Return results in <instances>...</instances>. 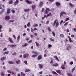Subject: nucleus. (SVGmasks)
Wrapping results in <instances>:
<instances>
[{
    "label": "nucleus",
    "mask_w": 76,
    "mask_h": 76,
    "mask_svg": "<svg viewBox=\"0 0 76 76\" xmlns=\"http://www.w3.org/2000/svg\"><path fill=\"white\" fill-rule=\"evenodd\" d=\"M10 19V16L9 15H6V17H5V20L8 21Z\"/></svg>",
    "instance_id": "3"
},
{
    "label": "nucleus",
    "mask_w": 76,
    "mask_h": 76,
    "mask_svg": "<svg viewBox=\"0 0 76 76\" xmlns=\"http://www.w3.org/2000/svg\"><path fill=\"white\" fill-rule=\"evenodd\" d=\"M7 48H4V49L3 51H5V50H7Z\"/></svg>",
    "instance_id": "57"
},
{
    "label": "nucleus",
    "mask_w": 76,
    "mask_h": 76,
    "mask_svg": "<svg viewBox=\"0 0 76 76\" xmlns=\"http://www.w3.org/2000/svg\"><path fill=\"white\" fill-rule=\"evenodd\" d=\"M68 37L69 38V41L70 42H73V41L71 39L70 37H69V36H68Z\"/></svg>",
    "instance_id": "13"
},
{
    "label": "nucleus",
    "mask_w": 76,
    "mask_h": 76,
    "mask_svg": "<svg viewBox=\"0 0 76 76\" xmlns=\"http://www.w3.org/2000/svg\"><path fill=\"white\" fill-rule=\"evenodd\" d=\"M30 70L29 69H25V72H30Z\"/></svg>",
    "instance_id": "18"
},
{
    "label": "nucleus",
    "mask_w": 76,
    "mask_h": 76,
    "mask_svg": "<svg viewBox=\"0 0 76 76\" xmlns=\"http://www.w3.org/2000/svg\"><path fill=\"white\" fill-rule=\"evenodd\" d=\"M23 63H24V64H26V65H27L28 64L27 61H24Z\"/></svg>",
    "instance_id": "49"
},
{
    "label": "nucleus",
    "mask_w": 76,
    "mask_h": 76,
    "mask_svg": "<svg viewBox=\"0 0 76 76\" xmlns=\"http://www.w3.org/2000/svg\"><path fill=\"white\" fill-rule=\"evenodd\" d=\"M13 1L12 0H11L10 1H9V4H12L13 3Z\"/></svg>",
    "instance_id": "24"
},
{
    "label": "nucleus",
    "mask_w": 76,
    "mask_h": 76,
    "mask_svg": "<svg viewBox=\"0 0 76 76\" xmlns=\"http://www.w3.org/2000/svg\"><path fill=\"white\" fill-rule=\"evenodd\" d=\"M55 4L57 6H60L61 5V4L59 2H56L55 3Z\"/></svg>",
    "instance_id": "14"
},
{
    "label": "nucleus",
    "mask_w": 76,
    "mask_h": 76,
    "mask_svg": "<svg viewBox=\"0 0 76 76\" xmlns=\"http://www.w3.org/2000/svg\"><path fill=\"white\" fill-rule=\"evenodd\" d=\"M6 58L5 57L3 56V57L1 58V60L2 61L4 60H5Z\"/></svg>",
    "instance_id": "26"
},
{
    "label": "nucleus",
    "mask_w": 76,
    "mask_h": 76,
    "mask_svg": "<svg viewBox=\"0 0 76 76\" xmlns=\"http://www.w3.org/2000/svg\"><path fill=\"white\" fill-rule=\"evenodd\" d=\"M52 46V45H51L50 44H49L48 45V47H51Z\"/></svg>",
    "instance_id": "63"
},
{
    "label": "nucleus",
    "mask_w": 76,
    "mask_h": 76,
    "mask_svg": "<svg viewBox=\"0 0 76 76\" xmlns=\"http://www.w3.org/2000/svg\"><path fill=\"white\" fill-rule=\"evenodd\" d=\"M29 56V55L28 53H25L23 55V57L24 58H26L27 57H28Z\"/></svg>",
    "instance_id": "2"
},
{
    "label": "nucleus",
    "mask_w": 76,
    "mask_h": 76,
    "mask_svg": "<svg viewBox=\"0 0 76 76\" xmlns=\"http://www.w3.org/2000/svg\"><path fill=\"white\" fill-rule=\"evenodd\" d=\"M25 1H26L27 4H32V2L31 1H29L28 0H25Z\"/></svg>",
    "instance_id": "4"
},
{
    "label": "nucleus",
    "mask_w": 76,
    "mask_h": 76,
    "mask_svg": "<svg viewBox=\"0 0 76 76\" xmlns=\"http://www.w3.org/2000/svg\"><path fill=\"white\" fill-rule=\"evenodd\" d=\"M59 22H58L57 21L56 22V24H55V26H56V27H57L58 26H59Z\"/></svg>",
    "instance_id": "19"
},
{
    "label": "nucleus",
    "mask_w": 76,
    "mask_h": 76,
    "mask_svg": "<svg viewBox=\"0 0 76 76\" xmlns=\"http://www.w3.org/2000/svg\"><path fill=\"white\" fill-rule=\"evenodd\" d=\"M56 72L57 73H58L59 74H60L61 73V71L60 70H56Z\"/></svg>",
    "instance_id": "23"
},
{
    "label": "nucleus",
    "mask_w": 76,
    "mask_h": 76,
    "mask_svg": "<svg viewBox=\"0 0 76 76\" xmlns=\"http://www.w3.org/2000/svg\"><path fill=\"white\" fill-rule=\"evenodd\" d=\"M76 69V67H74L72 69V72H73V71H74V70Z\"/></svg>",
    "instance_id": "32"
},
{
    "label": "nucleus",
    "mask_w": 76,
    "mask_h": 76,
    "mask_svg": "<svg viewBox=\"0 0 76 76\" xmlns=\"http://www.w3.org/2000/svg\"><path fill=\"white\" fill-rule=\"evenodd\" d=\"M69 20V18H66V19H65V21H67L68 20Z\"/></svg>",
    "instance_id": "42"
},
{
    "label": "nucleus",
    "mask_w": 76,
    "mask_h": 76,
    "mask_svg": "<svg viewBox=\"0 0 76 76\" xmlns=\"http://www.w3.org/2000/svg\"><path fill=\"white\" fill-rule=\"evenodd\" d=\"M44 5V2L43 1H40V2L39 4V7H42L43 5Z\"/></svg>",
    "instance_id": "5"
},
{
    "label": "nucleus",
    "mask_w": 76,
    "mask_h": 76,
    "mask_svg": "<svg viewBox=\"0 0 76 76\" xmlns=\"http://www.w3.org/2000/svg\"><path fill=\"white\" fill-rule=\"evenodd\" d=\"M9 53V51H7V52H4V54H7Z\"/></svg>",
    "instance_id": "37"
},
{
    "label": "nucleus",
    "mask_w": 76,
    "mask_h": 76,
    "mask_svg": "<svg viewBox=\"0 0 76 76\" xmlns=\"http://www.w3.org/2000/svg\"><path fill=\"white\" fill-rule=\"evenodd\" d=\"M69 64L70 65H72V64H73V62L72 61V62H70Z\"/></svg>",
    "instance_id": "60"
},
{
    "label": "nucleus",
    "mask_w": 76,
    "mask_h": 76,
    "mask_svg": "<svg viewBox=\"0 0 76 76\" xmlns=\"http://www.w3.org/2000/svg\"><path fill=\"white\" fill-rule=\"evenodd\" d=\"M38 26V25L37 24H35L34 25H33V27H37Z\"/></svg>",
    "instance_id": "35"
},
{
    "label": "nucleus",
    "mask_w": 76,
    "mask_h": 76,
    "mask_svg": "<svg viewBox=\"0 0 76 76\" xmlns=\"http://www.w3.org/2000/svg\"><path fill=\"white\" fill-rule=\"evenodd\" d=\"M45 10V8H43L42 9V12H44V10Z\"/></svg>",
    "instance_id": "62"
},
{
    "label": "nucleus",
    "mask_w": 76,
    "mask_h": 76,
    "mask_svg": "<svg viewBox=\"0 0 76 76\" xmlns=\"http://www.w3.org/2000/svg\"><path fill=\"white\" fill-rule=\"evenodd\" d=\"M28 45V43H25L24 45H22V47H25L26 46H27Z\"/></svg>",
    "instance_id": "20"
},
{
    "label": "nucleus",
    "mask_w": 76,
    "mask_h": 76,
    "mask_svg": "<svg viewBox=\"0 0 76 76\" xmlns=\"http://www.w3.org/2000/svg\"><path fill=\"white\" fill-rule=\"evenodd\" d=\"M49 11L50 12L51 10L49 8H46V10L45 11V14H47L48 13H49Z\"/></svg>",
    "instance_id": "1"
},
{
    "label": "nucleus",
    "mask_w": 76,
    "mask_h": 76,
    "mask_svg": "<svg viewBox=\"0 0 76 76\" xmlns=\"http://www.w3.org/2000/svg\"><path fill=\"white\" fill-rule=\"evenodd\" d=\"M61 13H62V14H63V15H66V13L64 11H63L62 12H61Z\"/></svg>",
    "instance_id": "38"
},
{
    "label": "nucleus",
    "mask_w": 76,
    "mask_h": 76,
    "mask_svg": "<svg viewBox=\"0 0 76 76\" xmlns=\"http://www.w3.org/2000/svg\"><path fill=\"white\" fill-rule=\"evenodd\" d=\"M11 12L13 14H14L15 12V10H12Z\"/></svg>",
    "instance_id": "58"
},
{
    "label": "nucleus",
    "mask_w": 76,
    "mask_h": 76,
    "mask_svg": "<svg viewBox=\"0 0 76 76\" xmlns=\"http://www.w3.org/2000/svg\"><path fill=\"white\" fill-rule=\"evenodd\" d=\"M54 57H55V58L57 60V61H59V59H58V58L57 57V56H55Z\"/></svg>",
    "instance_id": "47"
},
{
    "label": "nucleus",
    "mask_w": 76,
    "mask_h": 76,
    "mask_svg": "<svg viewBox=\"0 0 76 76\" xmlns=\"http://www.w3.org/2000/svg\"><path fill=\"white\" fill-rule=\"evenodd\" d=\"M31 7H32V9L34 10L36 8V5H32Z\"/></svg>",
    "instance_id": "21"
},
{
    "label": "nucleus",
    "mask_w": 76,
    "mask_h": 76,
    "mask_svg": "<svg viewBox=\"0 0 76 76\" xmlns=\"http://www.w3.org/2000/svg\"><path fill=\"white\" fill-rule=\"evenodd\" d=\"M29 8H28V9H24V11L25 12H28L29 11Z\"/></svg>",
    "instance_id": "10"
},
{
    "label": "nucleus",
    "mask_w": 76,
    "mask_h": 76,
    "mask_svg": "<svg viewBox=\"0 0 76 76\" xmlns=\"http://www.w3.org/2000/svg\"><path fill=\"white\" fill-rule=\"evenodd\" d=\"M16 46V45H13V44L10 45V47H11L12 48L15 47Z\"/></svg>",
    "instance_id": "11"
},
{
    "label": "nucleus",
    "mask_w": 76,
    "mask_h": 76,
    "mask_svg": "<svg viewBox=\"0 0 76 76\" xmlns=\"http://www.w3.org/2000/svg\"><path fill=\"white\" fill-rule=\"evenodd\" d=\"M8 63L9 64H14V63L12 61H8Z\"/></svg>",
    "instance_id": "29"
},
{
    "label": "nucleus",
    "mask_w": 76,
    "mask_h": 76,
    "mask_svg": "<svg viewBox=\"0 0 76 76\" xmlns=\"http://www.w3.org/2000/svg\"><path fill=\"white\" fill-rule=\"evenodd\" d=\"M51 13H49V14L47 15L46 18L48 17L49 16H51Z\"/></svg>",
    "instance_id": "28"
},
{
    "label": "nucleus",
    "mask_w": 76,
    "mask_h": 76,
    "mask_svg": "<svg viewBox=\"0 0 76 76\" xmlns=\"http://www.w3.org/2000/svg\"><path fill=\"white\" fill-rule=\"evenodd\" d=\"M11 73H12V75H13L14 76H15V73L14 72H11Z\"/></svg>",
    "instance_id": "48"
},
{
    "label": "nucleus",
    "mask_w": 76,
    "mask_h": 76,
    "mask_svg": "<svg viewBox=\"0 0 76 76\" xmlns=\"http://www.w3.org/2000/svg\"><path fill=\"white\" fill-rule=\"evenodd\" d=\"M30 23L29 22H28V23L27 24V26H28V27H29L30 26Z\"/></svg>",
    "instance_id": "44"
},
{
    "label": "nucleus",
    "mask_w": 76,
    "mask_h": 76,
    "mask_svg": "<svg viewBox=\"0 0 76 76\" xmlns=\"http://www.w3.org/2000/svg\"><path fill=\"white\" fill-rule=\"evenodd\" d=\"M50 40L52 42H55L54 40V39H52V38H50Z\"/></svg>",
    "instance_id": "46"
},
{
    "label": "nucleus",
    "mask_w": 76,
    "mask_h": 76,
    "mask_svg": "<svg viewBox=\"0 0 76 76\" xmlns=\"http://www.w3.org/2000/svg\"><path fill=\"white\" fill-rule=\"evenodd\" d=\"M74 13L75 15L76 14V8L74 10Z\"/></svg>",
    "instance_id": "64"
},
{
    "label": "nucleus",
    "mask_w": 76,
    "mask_h": 76,
    "mask_svg": "<svg viewBox=\"0 0 76 76\" xmlns=\"http://www.w3.org/2000/svg\"><path fill=\"white\" fill-rule=\"evenodd\" d=\"M15 62H16L17 64H20V60H18V61H16Z\"/></svg>",
    "instance_id": "27"
},
{
    "label": "nucleus",
    "mask_w": 76,
    "mask_h": 76,
    "mask_svg": "<svg viewBox=\"0 0 76 76\" xmlns=\"http://www.w3.org/2000/svg\"><path fill=\"white\" fill-rule=\"evenodd\" d=\"M37 55H33V56H32V57L35 58V57H37Z\"/></svg>",
    "instance_id": "30"
},
{
    "label": "nucleus",
    "mask_w": 76,
    "mask_h": 76,
    "mask_svg": "<svg viewBox=\"0 0 76 76\" xmlns=\"http://www.w3.org/2000/svg\"><path fill=\"white\" fill-rule=\"evenodd\" d=\"M42 56L41 55H39L37 57V59L38 60H39L40 59H41L42 58Z\"/></svg>",
    "instance_id": "6"
},
{
    "label": "nucleus",
    "mask_w": 76,
    "mask_h": 76,
    "mask_svg": "<svg viewBox=\"0 0 76 76\" xmlns=\"http://www.w3.org/2000/svg\"><path fill=\"white\" fill-rule=\"evenodd\" d=\"M21 75H23V76H25V74H23V73L22 72H21Z\"/></svg>",
    "instance_id": "52"
},
{
    "label": "nucleus",
    "mask_w": 76,
    "mask_h": 76,
    "mask_svg": "<svg viewBox=\"0 0 76 76\" xmlns=\"http://www.w3.org/2000/svg\"><path fill=\"white\" fill-rule=\"evenodd\" d=\"M60 36L61 38H63L64 37V35L63 34H60Z\"/></svg>",
    "instance_id": "31"
},
{
    "label": "nucleus",
    "mask_w": 76,
    "mask_h": 76,
    "mask_svg": "<svg viewBox=\"0 0 76 76\" xmlns=\"http://www.w3.org/2000/svg\"><path fill=\"white\" fill-rule=\"evenodd\" d=\"M35 43L36 44V45L37 47H39L40 46L39 44V43H38V42H35Z\"/></svg>",
    "instance_id": "12"
},
{
    "label": "nucleus",
    "mask_w": 76,
    "mask_h": 76,
    "mask_svg": "<svg viewBox=\"0 0 76 76\" xmlns=\"http://www.w3.org/2000/svg\"><path fill=\"white\" fill-rule=\"evenodd\" d=\"M15 21V20H10L8 21V23H13Z\"/></svg>",
    "instance_id": "15"
},
{
    "label": "nucleus",
    "mask_w": 76,
    "mask_h": 76,
    "mask_svg": "<svg viewBox=\"0 0 76 76\" xmlns=\"http://www.w3.org/2000/svg\"><path fill=\"white\" fill-rule=\"evenodd\" d=\"M19 0H16L14 4V5H16L19 4Z\"/></svg>",
    "instance_id": "9"
},
{
    "label": "nucleus",
    "mask_w": 76,
    "mask_h": 76,
    "mask_svg": "<svg viewBox=\"0 0 76 76\" xmlns=\"http://www.w3.org/2000/svg\"><path fill=\"white\" fill-rule=\"evenodd\" d=\"M58 66H59V64H58L57 63H55L53 65V67H58Z\"/></svg>",
    "instance_id": "8"
},
{
    "label": "nucleus",
    "mask_w": 76,
    "mask_h": 76,
    "mask_svg": "<svg viewBox=\"0 0 76 76\" xmlns=\"http://www.w3.org/2000/svg\"><path fill=\"white\" fill-rule=\"evenodd\" d=\"M68 23H69V22H67L66 23H65L64 24V26H66V25H67V24H68Z\"/></svg>",
    "instance_id": "56"
},
{
    "label": "nucleus",
    "mask_w": 76,
    "mask_h": 76,
    "mask_svg": "<svg viewBox=\"0 0 76 76\" xmlns=\"http://www.w3.org/2000/svg\"><path fill=\"white\" fill-rule=\"evenodd\" d=\"M31 32H34V29H32V28H31Z\"/></svg>",
    "instance_id": "61"
},
{
    "label": "nucleus",
    "mask_w": 76,
    "mask_h": 76,
    "mask_svg": "<svg viewBox=\"0 0 76 76\" xmlns=\"http://www.w3.org/2000/svg\"><path fill=\"white\" fill-rule=\"evenodd\" d=\"M64 66V64H63V65H62L61 66V67L62 69H65V67Z\"/></svg>",
    "instance_id": "36"
},
{
    "label": "nucleus",
    "mask_w": 76,
    "mask_h": 76,
    "mask_svg": "<svg viewBox=\"0 0 76 76\" xmlns=\"http://www.w3.org/2000/svg\"><path fill=\"white\" fill-rule=\"evenodd\" d=\"M55 0H49L48 1L50 2H54V1Z\"/></svg>",
    "instance_id": "45"
},
{
    "label": "nucleus",
    "mask_w": 76,
    "mask_h": 76,
    "mask_svg": "<svg viewBox=\"0 0 76 76\" xmlns=\"http://www.w3.org/2000/svg\"><path fill=\"white\" fill-rule=\"evenodd\" d=\"M2 6V5L1 4H0V9L2 10V7H1Z\"/></svg>",
    "instance_id": "55"
},
{
    "label": "nucleus",
    "mask_w": 76,
    "mask_h": 76,
    "mask_svg": "<svg viewBox=\"0 0 76 76\" xmlns=\"http://www.w3.org/2000/svg\"><path fill=\"white\" fill-rule=\"evenodd\" d=\"M46 17V15H45L44 16V17H43L42 18V20L44 19Z\"/></svg>",
    "instance_id": "41"
},
{
    "label": "nucleus",
    "mask_w": 76,
    "mask_h": 76,
    "mask_svg": "<svg viewBox=\"0 0 76 76\" xmlns=\"http://www.w3.org/2000/svg\"><path fill=\"white\" fill-rule=\"evenodd\" d=\"M69 5L71 7H73L74 6V5H73L71 3H69Z\"/></svg>",
    "instance_id": "34"
},
{
    "label": "nucleus",
    "mask_w": 76,
    "mask_h": 76,
    "mask_svg": "<svg viewBox=\"0 0 76 76\" xmlns=\"http://www.w3.org/2000/svg\"><path fill=\"white\" fill-rule=\"evenodd\" d=\"M7 72L10 73H11V72L10 71V70H7Z\"/></svg>",
    "instance_id": "59"
},
{
    "label": "nucleus",
    "mask_w": 76,
    "mask_h": 76,
    "mask_svg": "<svg viewBox=\"0 0 76 76\" xmlns=\"http://www.w3.org/2000/svg\"><path fill=\"white\" fill-rule=\"evenodd\" d=\"M52 73L54 74H56V75H58V74L56 72H55V71H53L52 72Z\"/></svg>",
    "instance_id": "39"
},
{
    "label": "nucleus",
    "mask_w": 76,
    "mask_h": 76,
    "mask_svg": "<svg viewBox=\"0 0 76 76\" xmlns=\"http://www.w3.org/2000/svg\"><path fill=\"white\" fill-rule=\"evenodd\" d=\"M52 34H53V37H55L56 36V35L55 34L54 31H53Z\"/></svg>",
    "instance_id": "53"
},
{
    "label": "nucleus",
    "mask_w": 76,
    "mask_h": 76,
    "mask_svg": "<svg viewBox=\"0 0 76 76\" xmlns=\"http://www.w3.org/2000/svg\"><path fill=\"white\" fill-rule=\"evenodd\" d=\"M20 36H18V38H17V41H19V39H20Z\"/></svg>",
    "instance_id": "43"
},
{
    "label": "nucleus",
    "mask_w": 76,
    "mask_h": 76,
    "mask_svg": "<svg viewBox=\"0 0 76 76\" xmlns=\"http://www.w3.org/2000/svg\"><path fill=\"white\" fill-rule=\"evenodd\" d=\"M48 30L49 31V32H50V31H51V29H50V28L49 27H48Z\"/></svg>",
    "instance_id": "54"
},
{
    "label": "nucleus",
    "mask_w": 76,
    "mask_h": 76,
    "mask_svg": "<svg viewBox=\"0 0 76 76\" xmlns=\"http://www.w3.org/2000/svg\"><path fill=\"white\" fill-rule=\"evenodd\" d=\"M7 13L8 14H9L10 13V9H8L7 10Z\"/></svg>",
    "instance_id": "17"
},
{
    "label": "nucleus",
    "mask_w": 76,
    "mask_h": 76,
    "mask_svg": "<svg viewBox=\"0 0 76 76\" xmlns=\"http://www.w3.org/2000/svg\"><path fill=\"white\" fill-rule=\"evenodd\" d=\"M34 53V54H35L37 55H38V53L37 52H33Z\"/></svg>",
    "instance_id": "51"
},
{
    "label": "nucleus",
    "mask_w": 76,
    "mask_h": 76,
    "mask_svg": "<svg viewBox=\"0 0 76 76\" xmlns=\"http://www.w3.org/2000/svg\"><path fill=\"white\" fill-rule=\"evenodd\" d=\"M8 40H9V41H10V42L12 43H14V42L12 41V39L11 38H10V37L9 38Z\"/></svg>",
    "instance_id": "7"
},
{
    "label": "nucleus",
    "mask_w": 76,
    "mask_h": 76,
    "mask_svg": "<svg viewBox=\"0 0 76 76\" xmlns=\"http://www.w3.org/2000/svg\"><path fill=\"white\" fill-rule=\"evenodd\" d=\"M58 21L57 19H56L55 20V21L53 22V26H54L56 24V23L57 22L56 21Z\"/></svg>",
    "instance_id": "25"
},
{
    "label": "nucleus",
    "mask_w": 76,
    "mask_h": 76,
    "mask_svg": "<svg viewBox=\"0 0 76 76\" xmlns=\"http://www.w3.org/2000/svg\"><path fill=\"white\" fill-rule=\"evenodd\" d=\"M63 14H62V13L61 12V13H60V17H61L63 16Z\"/></svg>",
    "instance_id": "40"
},
{
    "label": "nucleus",
    "mask_w": 76,
    "mask_h": 76,
    "mask_svg": "<svg viewBox=\"0 0 76 76\" xmlns=\"http://www.w3.org/2000/svg\"><path fill=\"white\" fill-rule=\"evenodd\" d=\"M4 9H3L2 10V11L1 12H0V14H1V15L2 13H3V12H4Z\"/></svg>",
    "instance_id": "50"
},
{
    "label": "nucleus",
    "mask_w": 76,
    "mask_h": 76,
    "mask_svg": "<svg viewBox=\"0 0 76 76\" xmlns=\"http://www.w3.org/2000/svg\"><path fill=\"white\" fill-rule=\"evenodd\" d=\"M38 65L39 66V68H43V66L42 65H41V64H39Z\"/></svg>",
    "instance_id": "22"
},
{
    "label": "nucleus",
    "mask_w": 76,
    "mask_h": 76,
    "mask_svg": "<svg viewBox=\"0 0 76 76\" xmlns=\"http://www.w3.org/2000/svg\"><path fill=\"white\" fill-rule=\"evenodd\" d=\"M67 75L68 76H73L72 74L69 73H67Z\"/></svg>",
    "instance_id": "16"
},
{
    "label": "nucleus",
    "mask_w": 76,
    "mask_h": 76,
    "mask_svg": "<svg viewBox=\"0 0 76 76\" xmlns=\"http://www.w3.org/2000/svg\"><path fill=\"white\" fill-rule=\"evenodd\" d=\"M5 74L4 72H1V76H4Z\"/></svg>",
    "instance_id": "33"
}]
</instances>
